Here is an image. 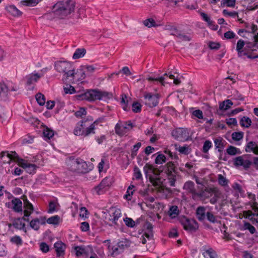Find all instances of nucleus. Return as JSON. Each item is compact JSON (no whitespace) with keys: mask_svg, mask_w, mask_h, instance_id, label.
Segmentation results:
<instances>
[{"mask_svg":"<svg viewBox=\"0 0 258 258\" xmlns=\"http://www.w3.org/2000/svg\"><path fill=\"white\" fill-rule=\"evenodd\" d=\"M214 142L215 149H218V152L220 153L219 159L225 161H227L228 158L226 154H224V157H222L223 150L225 147V144L226 143V141L224 140L221 137H219L214 139Z\"/></svg>","mask_w":258,"mask_h":258,"instance_id":"12","label":"nucleus"},{"mask_svg":"<svg viewBox=\"0 0 258 258\" xmlns=\"http://www.w3.org/2000/svg\"><path fill=\"white\" fill-rule=\"evenodd\" d=\"M40 249L43 253H47L49 251V246L45 242H42L40 244Z\"/></svg>","mask_w":258,"mask_h":258,"instance_id":"64","label":"nucleus"},{"mask_svg":"<svg viewBox=\"0 0 258 258\" xmlns=\"http://www.w3.org/2000/svg\"><path fill=\"white\" fill-rule=\"evenodd\" d=\"M41 0H22L20 2L22 6L27 7L36 6Z\"/></svg>","mask_w":258,"mask_h":258,"instance_id":"28","label":"nucleus"},{"mask_svg":"<svg viewBox=\"0 0 258 258\" xmlns=\"http://www.w3.org/2000/svg\"><path fill=\"white\" fill-rule=\"evenodd\" d=\"M111 178L109 177H106L101 180L98 185L95 186L93 190L97 195L103 194L111 186Z\"/></svg>","mask_w":258,"mask_h":258,"instance_id":"10","label":"nucleus"},{"mask_svg":"<svg viewBox=\"0 0 258 258\" xmlns=\"http://www.w3.org/2000/svg\"><path fill=\"white\" fill-rule=\"evenodd\" d=\"M36 99L37 101V103L40 106H43L44 105L45 103V97L43 94L41 93H38L36 95Z\"/></svg>","mask_w":258,"mask_h":258,"instance_id":"44","label":"nucleus"},{"mask_svg":"<svg viewBox=\"0 0 258 258\" xmlns=\"http://www.w3.org/2000/svg\"><path fill=\"white\" fill-rule=\"evenodd\" d=\"M244 29L246 30H249V33L254 34L258 30V27L256 25L252 24H250L248 23H244Z\"/></svg>","mask_w":258,"mask_h":258,"instance_id":"29","label":"nucleus"},{"mask_svg":"<svg viewBox=\"0 0 258 258\" xmlns=\"http://www.w3.org/2000/svg\"><path fill=\"white\" fill-rule=\"evenodd\" d=\"M59 216L58 215H55L47 219L46 222L48 224L56 225L59 224Z\"/></svg>","mask_w":258,"mask_h":258,"instance_id":"40","label":"nucleus"},{"mask_svg":"<svg viewBox=\"0 0 258 258\" xmlns=\"http://www.w3.org/2000/svg\"><path fill=\"white\" fill-rule=\"evenodd\" d=\"M75 3L73 0L59 1L55 4L52 8L54 14L60 19H63L74 12Z\"/></svg>","mask_w":258,"mask_h":258,"instance_id":"4","label":"nucleus"},{"mask_svg":"<svg viewBox=\"0 0 258 258\" xmlns=\"http://www.w3.org/2000/svg\"><path fill=\"white\" fill-rule=\"evenodd\" d=\"M72 72H73L74 74L70 77V79H69V82H68V83H74L75 81H80L84 79L86 77L85 71L81 66L80 67V68L77 69L76 71H75L74 68L73 71H72Z\"/></svg>","mask_w":258,"mask_h":258,"instance_id":"13","label":"nucleus"},{"mask_svg":"<svg viewBox=\"0 0 258 258\" xmlns=\"http://www.w3.org/2000/svg\"><path fill=\"white\" fill-rule=\"evenodd\" d=\"M10 241L12 243L15 244L18 246H21L23 243L22 238L18 235H15L12 237Z\"/></svg>","mask_w":258,"mask_h":258,"instance_id":"37","label":"nucleus"},{"mask_svg":"<svg viewBox=\"0 0 258 258\" xmlns=\"http://www.w3.org/2000/svg\"><path fill=\"white\" fill-rule=\"evenodd\" d=\"M178 151L182 154L187 155L191 151V149L187 145H184L183 146H179L178 148H176Z\"/></svg>","mask_w":258,"mask_h":258,"instance_id":"38","label":"nucleus"},{"mask_svg":"<svg viewBox=\"0 0 258 258\" xmlns=\"http://www.w3.org/2000/svg\"><path fill=\"white\" fill-rule=\"evenodd\" d=\"M251 119L246 116H243L241 117L239 120L240 125L243 127L249 128L251 125Z\"/></svg>","mask_w":258,"mask_h":258,"instance_id":"23","label":"nucleus"},{"mask_svg":"<svg viewBox=\"0 0 258 258\" xmlns=\"http://www.w3.org/2000/svg\"><path fill=\"white\" fill-rule=\"evenodd\" d=\"M257 145L255 142L250 141L245 146V151L246 152H252Z\"/></svg>","mask_w":258,"mask_h":258,"instance_id":"50","label":"nucleus"},{"mask_svg":"<svg viewBox=\"0 0 258 258\" xmlns=\"http://www.w3.org/2000/svg\"><path fill=\"white\" fill-rule=\"evenodd\" d=\"M87 120L82 119L79 121L74 130V134L76 136H81L84 137L89 136L91 134H95V127L93 124H90L88 127H86L85 123Z\"/></svg>","mask_w":258,"mask_h":258,"instance_id":"7","label":"nucleus"},{"mask_svg":"<svg viewBox=\"0 0 258 258\" xmlns=\"http://www.w3.org/2000/svg\"><path fill=\"white\" fill-rule=\"evenodd\" d=\"M13 226L16 229L22 230L25 232H27L25 223L21 221L20 218H15L13 221Z\"/></svg>","mask_w":258,"mask_h":258,"instance_id":"21","label":"nucleus"},{"mask_svg":"<svg viewBox=\"0 0 258 258\" xmlns=\"http://www.w3.org/2000/svg\"><path fill=\"white\" fill-rule=\"evenodd\" d=\"M236 3V0H222L221 2V6L223 7L227 6L228 7H234Z\"/></svg>","mask_w":258,"mask_h":258,"instance_id":"45","label":"nucleus"},{"mask_svg":"<svg viewBox=\"0 0 258 258\" xmlns=\"http://www.w3.org/2000/svg\"><path fill=\"white\" fill-rule=\"evenodd\" d=\"M212 143L209 140H206L203 146V148L202 149V151L204 153H208L209 149H210L212 147Z\"/></svg>","mask_w":258,"mask_h":258,"instance_id":"42","label":"nucleus"},{"mask_svg":"<svg viewBox=\"0 0 258 258\" xmlns=\"http://www.w3.org/2000/svg\"><path fill=\"white\" fill-rule=\"evenodd\" d=\"M200 15L203 20L208 23L209 26H212V24H213L214 21L211 20L210 17H209L207 14L204 12H201Z\"/></svg>","mask_w":258,"mask_h":258,"instance_id":"56","label":"nucleus"},{"mask_svg":"<svg viewBox=\"0 0 258 258\" xmlns=\"http://www.w3.org/2000/svg\"><path fill=\"white\" fill-rule=\"evenodd\" d=\"M68 169L78 174H85L91 171L94 168L93 163L88 162L81 159L71 156L66 160Z\"/></svg>","mask_w":258,"mask_h":258,"instance_id":"2","label":"nucleus"},{"mask_svg":"<svg viewBox=\"0 0 258 258\" xmlns=\"http://www.w3.org/2000/svg\"><path fill=\"white\" fill-rule=\"evenodd\" d=\"M57 203L54 201H51L49 203V209L48 210V213H52L56 211Z\"/></svg>","mask_w":258,"mask_h":258,"instance_id":"63","label":"nucleus"},{"mask_svg":"<svg viewBox=\"0 0 258 258\" xmlns=\"http://www.w3.org/2000/svg\"><path fill=\"white\" fill-rule=\"evenodd\" d=\"M142 105L138 102L135 101L132 104V111L135 113H139L142 110Z\"/></svg>","mask_w":258,"mask_h":258,"instance_id":"46","label":"nucleus"},{"mask_svg":"<svg viewBox=\"0 0 258 258\" xmlns=\"http://www.w3.org/2000/svg\"><path fill=\"white\" fill-rule=\"evenodd\" d=\"M87 113L86 109L84 107H80L79 110L75 112V115L78 118H82L83 115Z\"/></svg>","mask_w":258,"mask_h":258,"instance_id":"59","label":"nucleus"},{"mask_svg":"<svg viewBox=\"0 0 258 258\" xmlns=\"http://www.w3.org/2000/svg\"><path fill=\"white\" fill-rule=\"evenodd\" d=\"M166 28L167 30L170 31V34L171 35H173L176 37L179 35V33H180V30H178L176 27L172 25L166 26Z\"/></svg>","mask_w":258,"mask_h":258,"instance_id":"49","label":"nucleus"},{"mask_svg":"<svg viewBox=\"0 0 258 258\" xmlns=\"http://www.w3.org/2000/svg\"><path fill=\"white\" fill-rule=\"evenodd\" d=\"M121 216V213L119 210H115L113 213L112 215H110V217L109 218V221L112 222V224L109 225L110 226H112L113 225H117V221L118 220L119 218Z\"/></svg>","mask_w":258,"mask_h":258,"instance_id":"22","label":"nucleus"},{"mask_svg":"<svg viewBox=\"0 0 258 258\" xmlns=\"http://www.w3.org/2000/svg\"><path fill=\"white\" fill-rule=\"evenodd\" d=\"M243 228L245 230H249L251 234H254L256 233V231L254 226L251 225L249 223L245 222L243 225Z\"/></svg>","mask_w":258,"mask_h":258,"instance_id":"54","label":"nucleus"},{"mask_svg":"<svg viewBox=\"0 0 258 258\" xmlns=\"http://www.w3.org/2000/svg\"><path fill=\"white\" fill-rule=\"evenodd\" d=\"M171 135L175 140L181 142L187 141L190 139L189 131L186 128L177 127L172 131Z\"/></svg>","mask_w":258,"mask_h":258,"instance_id":"9","label":"nucleus"},{"mask_svg":"<svg viewBox=\"0 0 258 258\" xmlns=\"http://www.w3.org/2000/svg\"><path fill=\"white\" fill-rule=\"evenodd\" d=\"M30 226L35 230H38L39 229V219L38 218H35L32 219L30 222Z\"/></svg>","mask_w":258,"mask_h":258,"instance_id":"48","label":"nucleus"},{"mask_svg":"<svg viewBox=\"0 0 258 258\" xmlns=\"http://www.w3.org/2000/svg\"><path fill=\"white\" fill-rule=\"evenodd\" d=\"M208 45L210 49L212 50H218L221 46V44L219 42L213 41H209Z\"/></svg>","mask_w":258,"mask_h":258,"instance_id":"60","label":"nucleus"},{"mask_svg":"<svg viewBox=\"0 0 258 258\" xmlns=\"http://www.w3.org/2000/svg\"><path fill=\"white\" fill-rule=\"evenodd\" d=\"M5 156L7 157L8 160H4V163L10 164L12 160H18L20 158L19 155L15 151H12L11 154L9 153L8 151H3L0 153V159H3Z\"/></svg>","mask_w":258,"mask_h":258,"instance_id":"14","label":"nucleus"},{"mask_svg":"<svg viewBox=\"0 0 258 258\" xmlns=\"http://www.w3.org/2000/svg\"><path fill=\"white\" fill-rule=\"evenodd\" d=\"M143 24L145 26L148 27V28H151L156 26L155 21L152 18H149L145 20L144 21Z\"/></svg>","mask_w":258,"mask_h":258,"instance_id":"53","label":"nucleus"},{"mask_svg":"<svg viewBox=\"0 0 258 258\" xmlns=\"http://www.w3.org/2000/svg\"><path fill=\"white\" fill-rule=\"evenodd\" d=\"M43 134L44 140L47 141V140H50L54 136V131L47 126H45L43 131Z\"/></svg>","mask_w":258,"mask_h":258,"instance_id":"24","label":"nucleus"},{"mask_svg":"<svg viewBox=\"0 0 258 258\" xmlns=\"http://www.w3.org/2000/svg\"><path fill=\"white\" fill-rule=\"evenodd\" d=\"M253 40L252 41H244L240 39L236 44V51L238 56L242 57L246 56L249 59L258 58V54L254 55L252 53L258 50V32L252 34Z\"/></svg>","mask_w":258,"mask_h":258,"instance_id":"1","label":"nucleus"},{"mask_svg":"<svg viewBox=\"0 0 258 258\" xmlns=\"http://www.w3.org/2000/svg\"><path fill=\"white\" fill-rule=\"evenodd\" d=\"M24 208L25 210H28V211H30L31 212H33V206L27 199L24 200Z\"/></svg>","mask_w":258,"mask_h":258,"instance_id":"58","label":"nucleus"},{"mask_svg":"<svg viewBox=\"0 0 258 258\" xmlns=\"http://www.w3.org/2000/svg\"><path fill=\"white\" fill-rule=\"evenodd\" d=\"M196 217L200 222H203L207 220L211 223H220L218 217L215 216L213 212L207 210V209L203 206L198 207L196 212Z\"/></svg>","mask_w":258,"mask_h":258,"instance_id":"6","label":"nucleus"},{"mask_svg":"<svg viewBox=\"0 0 258 258\" xmlns=\"http://www.w3.org/2000/svg\"><path fill=\"white\" fill-rule=\"evenodd\" d=\"M12 204L13 205L12 209L16 212H22V202L18 198H15L12 200Z\"/></svg>","mask_w":258,"mask_h":258,"instance_id":"19","label":"nucleus"},{"mask_svg":"<svg viewBox=\"0 0 258 258\" xmlns=\"http://www.w3.org/2000/svg\"><path fill=\"white\" fill-rule=\"evenodd\" d=\"M86 53V50L84 48H77L73 55V58L75 59L83 57Z\"/></svg>","mask_w":258,"mask_h":258,"instance_id":"27","label":"nucleus"},{"mask_svg":"<svg viewBox=\"0 0 258 258\" xmlns=\"http://www.w3.org/2000/svg\"><path fill=\"white\" fill-rule=\"evenodd\" d=\"M134 176L137 180L142 179V175L141 171L136 166L134 168Z\"/></svg>","mask_w":258,"mask_h":258,"instance_id":"62","label":"nucleus"},{"mask_svg":"<svg viewBox=\"0 0 258 258\" xmlns=\"http://www.w3.org/2000/svg\"><path fill=\"white\" fill-rule=\"evenodd\" d=\"M183 189L187 190L190 193H195V183L192 181H186L183 185Z\"/></svg>","mask_w":258,"mask_h":258,"instance_id":"30","label":"nucleus"},{"mask_svg":"<svg viewBox=\"0 0 258 258\" xmlns=\"http://www.w3.org/2000/svg\"><path fill=\"white\" fill-rule=\"evenodd\" d=\"M163 170L167 174L168 176L174 175L177 173L176 167L174 163L172 161L168 162L165 165Z\"/></svg>","mask_w":258,"mask_h":258,"instance_id":"18","label":"nucleus"},{"mask_svg":"<svg viewBox=\"0 0 258 258\" xmlns=\"http://www.w3.org/2000/svg\"><path fill=\"white\" fill-rule=\"evenodd\" d=\"M178 220L186 231L195 232L199 227L198 223L195 219H189L185 216H178Z\"/></svg>","mask_w":258,"mask_h":258,"instance_id":"8","label":"nucleus"},{"mask_svg":"<svg viewBox=\"0 0 258 258\" xmlns=\"http://www.w3.org/2000/svg\"><path fill=\"white\" fill-rule=\"evenodd\" d=\"M159 97L160 95L158 93L145 92L144 95V104L150 108L155 107L159 104Z\"/></svg>","mask_w":258,"mask_h":258,"instance_id":"11","label":"nucleus"},{"mask_svg":"<svg viewBox=\"0 0 258 258\" xmlns=\"http://www.w3.org/2000/svg\"><path fill=\"white\" fill-rule=\"evenodd\" d=\"M146 80L154 84H158L159 83H160L162 84V85L164 86L165 84L166 83L164 81L165 78L164 77V76H148V77L146 78Z\"/></svg>","mask_w":258,"mask_h":258,"instance_id":"20","label":"nucleus"},{"mask_svg":"<svg viewBox=\"0 0 258 258\" xmlns=\"http://www.w3.org/2000/svg\"><path fill=\"white\" fill-rule=\"evenodd\" d=\"M142 146V143L141 142H138L136 144H135L133 146V148L131 151V157L132 159H133L135 158V157L137 155L138 151L140 148Z\"/></svg>","mask_w":258,"mask_h":258,"instance_id":"41","label":"nucleus"},{"mask_svg":"<svg viewBox=\"0 0 258 258\" xmlns=\"http://www.w3.org/2000/svg\"><path fill=\"white\" fill-rule=\"evenodd\" d=\"M203 254L206 258H217V257L216 252L211 247L206 250Z\"/></svg>","mask_w":258,"mask_h":258,"instance_id":"35","label":"nucleus"},{"mask_svg":"<svg viewBox=\"0 0 258 258\" xmlns=\"http://www.w3.org/2000/svg\"><path fill=\"white\" fill-rule=\"evenodd\" d=\"M125 225L128 227L133 228L136 225V222L133 220L131 218L125 217L123 219Z\"/></svg>","mask_w":258,"mask_h":258,"instance_id":"55","label":"nucleus"},{"mask_svg":"<svg viewBox=\"0 0 258 258\" xmlns=\"http://www.w3.org/2000/svg\"><path fill=\"white\" fill-rule=\"evenodd\" d=\"M76 97L79 100H87L89 102L101 100L103 99H109L113 97L112 93L102 91L99 89L87 90L85 92L77 95Z\"/></svg>","mask_w":258,"mask_h":258,"instance_id":"3","label":"nucleus"},{"mask_svg":"<svg viewBox=\"0 0 258 258\" xmlns=\"http://www.w3.org/2000/svg\"><path fill=\"white\" fill-rule=\"evenodd\" d=\"M179 213V211L178 210V207L177 206H172L170 207L169 210L168 211L169 216L171 218H174L175 217V215H178Z\"/></svg>","mask_w":258,"mask_h":258,"instance_id":"36","label":"nucleus"},{"mask_svg":"<svg viewBox=\"0 0 258 258\" xmlns=\"http://www.w3.org/2000/svg\"><path fill=\"white\" fill-rule=\"evenodd\" d=\"M7 12L15 17H19L22 15L23 13L17 8V7L13 5H11L6 6L5 8Z\"/></svg>","mask_w":258,"mask_h":258,"instance_id":"17","label":"nucleus"},{"mask_svg":"<svg viewBox=\"0 0 258 258\" xmlns=\"http://www.w3.org/2000/svg\"><path fill=\"white\" fill-rule=\"evenodd\" d=\"M76 254L77 256H80L86 253V249L83 246H77L75 247Z\"/></svg>","mask_w":258,"mask_h":258,"instance_id":"51","label":"nucleus"},{"mask_svg":"<svg viewBox=\"0 0 258 258\" xmlns=\"http://www.w3.org/2000/svg\"><path fill=\"white\" fill-rule=\"evenodd\" d=\"M66 245L61 241H57L54 244V248L56 253V257L63 256L65 254Z\"/></svg>","mask_w":258,"mask_h":258,"instance_id":"15","label":"nucleus"},{"mask_svg":"<svg viewBox=\"0 0 258 258\" xmlns=\"http://www.w3.org/2000/svg\"><path fill=\"white\" fill-rule=\"evenodd\" d=\"M232 139L235 141H239L243 137V133L242 132H233L231 135Z\"/></svg>","mask_w":258,"mask_h":258,"instance_id":"52","label":"nucleus"},{"mask_svg":"<svg viewBox=\"0 0 258 258\" xmlns=\"http://www.w3.org/2000/svg\"><path fill=\"white\" fill-rule=\"evenodd\" d=\"M37 168V166L35 164L29 163L25 170L27 173L33 174L36 172Z\"/></svg>","mask_w":258,"mask_h":258,"instance_id":"57","label":"nucleus"},{"mask_svg":"<svg viewBox=\"0 0 258 258\" xmlns=\"http://www.w3.org/2000/svg\"><path fill=\"white\" fill-rule=\"evenodd\" d=\"M54 68L59 73H63L62 81L64 83L69 82L70 77L73 74V64L67 61H57L54 63Z\"/></svg>","mask_w":258,"mask_h":258,"instance_id":"5","label":"nucleus"},{"mask_svg":"<svg viewBox=\"0 0 258 258\" xmlns=\"http://www.w3.org/2000/svg\"><path fill=\"white\" fill-rule=\"evenodd\" d=\"M226 153L229 155L234 156L236 154H241V151L239 149L229 145L226 149Z\"/></svg>","mask_w":258,"mask_h":258,"instance_id":"31","label":"nucleus"},{"mask_svg":"<svg viewBox=\"0 0 258 258\" xmlns=\"http://www.w3.org/2000/svg\"><path fill=\"white\" fill-rule=\"evenodd\" d=\"M121 246V247H120L119 244L113 246L112 247V252L111 253V256L114 257L121 253L123 250V244H122Z\"/></svg>","mask_w":258,"mask_h":258,"instance_id":"34","label":"nucleus"},{"mask_svg":"<svg viewBox=\"0 0 258 258\" xmlns=\"http://www.w3.org/2000/svg\"><path fill=\"white\" fill-rule=\"evenodd\" d=\"M43 76L42 74L39 73H31L27 75L25 77L26 79V85L30 86L37 82L40 78Z\"/></svg>","mask_w":258,"mask_h":258,"instance_id":"16","label":"nucleus"},{"mask_svg":"<svg viewBox=\"0 0 258 258\" xmlns=\"http://www.w3.org/2000/svg\"><path fill=\"white\" fill-rule=\"evenodd\" d=\"M218 181L219 184L223 186L227 185L228 183V179L221 174L218 175Z\"/></svg>","mask_w":258,"mask_h":258,"instance_id":"47","label":"nucleus"},{"mask_svg":"<svg viewBox=\"0 0 258 258\" xmlns=\"http://www.w3.org/2000/svg\"><path fill=\"white\" fill-rule=\"evenodd\" d=\"M66 87H64L63 90L66 94H73L76 92L75 88L69 83H67Z\"/></svg>","mask_w":258,"mask_h":258,"instance_id":"43","label":"nucleus"},{"mask_svg":"<svg viewBox=\"0 0 258 258\" xmlns=\"http://www.w3.org/2000/svg\"><path fill=\"white\" fill-rule=\"evenodd\" d=\"M135 186L134 185H130L127 189L126 192V194H125L123 196V198L127 201H131L132 198V195H133L135 190L133 189Z\"/></svg>","mask_w":258,"mask_h":258,"instance_id":"33","label":"nucleus"},{"mask_svg":"<svg viewBox=\"0 0 258 258\" xmlns=\"http://www.w3.org/2000/svg\"><path fill=\"white\" fill-rule=\"evenodd\" d=\"M8 88L4 83H0V99L5 100L7 98Z\"/></svg>","mask_w":258,"mask_h":258,"instance_id":"25","label":"nucleus"},{"mask_svg":"<svg viewBox=\"0 0 258 258\" xmlns=\"http://www.w3.org/2000/svg\"><path fill=\"white\" fill-rule=\"evenodd\" d=\"M222 13L225 16H229L233 18L236 17H238V14L235 11L229 12L228 10L225 9L223 10Z\"/></svg>","mask_w":258,"mask_h":258,"instance_id":"61","label":"nucleus"},{"mask_svg":"<svg viewBox=\"0 0 258 258\" xmlns=\"http://www.w3.org/2000/svg\"><path fill=\"white\" fill-rule=\"evenodd\" d=\"M114 129L115 133L117 135L123 136L126 133L127 126H122L119 123H117L116 124Z\"/></svg>","mask_w":258,"mask_h":258,"instance_id":"26","label":"nucleus"},{"mask_svg":"<svg viewBox=\"0 0 258 258\" xmlns=\"http://www.w3.org/2000/svg\"><path fill=\"white\" fill-rule=\"evenodd\" d=\"M121 103L122 104V109L126 111L130 110V106L128 105V100H126L127 96L125 94L121 95Z\"/></svg>","mask_w":258,"mask_h":258,"instance_id":"39","label":"nucleus"},{"mask_svg":"<svg viewBox=\"0 0 258 258\" xmlns=\"http://www.w3.org/2000/svg\"><path fill=\"white\" fill-rule=\"evenodd\" d=\"M157 156L156 157L155 162L156 164H162L163 163H165L166 160L168 159H167L165 155L162 154L161 152H158L157 153Z\"/></svg>","mask_w":258,"mask_h":258,"instance_id":"32","label":"nucleus"}]
</instances>
